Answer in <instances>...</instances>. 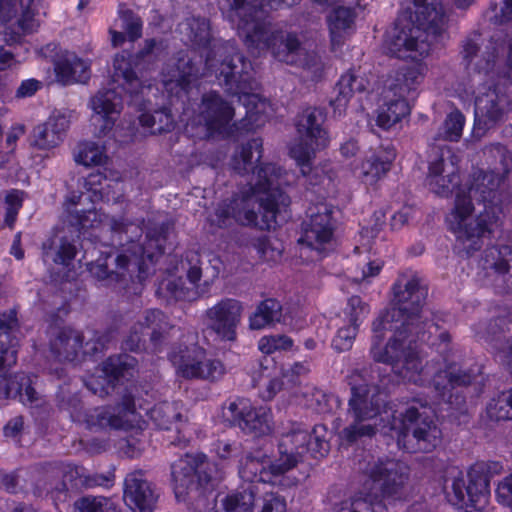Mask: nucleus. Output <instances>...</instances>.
Masks as SVG:
<instances>
[{
	"label": "nucleus",
	"mask_w": 512,
	"mask_h": 512,
	"mask_svg": "<svg viewBox=\"0 0 512 512\" xmlns=\"http://www.w3.org/2000/svg\"><path fill=\"white\" fill-rule=\"evenodd\" d=\"M164 52L161 42L155 39H146L144 47L136 54L123 50L116 54L113 60V74L109 87L100 89L90 101L94 112L92 123L96 128L97 136H106L112 131L121 112L124 100L135 105L143 113L139 116L141 126L149 129L151 134H161L174 129L175 120L172 108L176 111L182 109L180 122L185 124V130L201 128L209 137H221L223 139H238L254 132L262 127L268 116L261 112L262 122L252 125L250 128L244 125L235 130L231 135L212 133L205 123L194 122V115L199 113L198 95L200 84L198 83V69L190 59L179 57L173 65L165 64L161 72V85L167 94L170 107L163 106L152 113L145 110L151 104L150 94H153L155 80L146 79V74L154 69L156 62Z\"/></svg>",
	"instance_id": "obj_1"
},
{
	"label": "nucleus",
	"mask_w": 512,
	"mask_h": 512,
	"mask_svg": "<svg viewBox=\"0 0 512 512\" xmlns=\"http://www.w3.org/2000/svg\"><path fill=\"white\" fill-rule=\"evenodd\" d=\"M184 41L194 48L201 49L200 61L197 64L184 52H179L175 58L166 64L173 65L179 57L190 59L198 69V81L201 78L214 75L225 92L238 98L245 107L246 114L234 121L235 111L218 92L210 91L202 94L199 113L193 121L205 123L212 133L231 135L244 125H258L262 122L261 112H267L269 102L258 91L260 82L255 77L252 64L239 51L234 40L223 41L213 39L210 34L209 20L202 17H190L179 25ZM200 84V82H198Z\"/></svg>",
	"instance_id": "obj_2"
},
{
	"label": "nucleus",
	"mask_w": 512,
	"mask_h": 512,
	"mask_svg": "<svg viewBox=\"0 0 512 512\" xmlns=\"http://www.w3.org/2000/svg\"><path fill=\"white\" fill-rule=\"evenodd\" d=\"M262 156L260 137L236 149L231 158L232 170L242 176L251 173V180L217 204L208 217L211 226L226 228L237 223L269 230L278 224V218L284 220L288 216L291 199L283 190L286 172L275 163L260 162Z\"/></svg>",
	"instance_id": "obj_3"
},
{
	"label": "nucleus",
	"mask_w": 512,
	"mask_h": 512,
	"mask_svg": "<svg viewBox=\"0 0 512 512\" xmlns=\"http://www.w3.org/2000/svg\"><path fill=\"white\" fill-rule=\"evenodd\" d=\"M393 306L374 322V329L393 331L383 349L372 347L373 359L391 365L404 382L423 386L429 379L428 365L415 345L428 342L434 323L421 321L420 314L428 289L416 277L400 276L392 286Z\"/></svg>",
	"instance_id": "obj_4"
},
{
	"label": "nucleus",
	"mask_w": 512,
	"mask_h": 512,
	"mask_svg": "<svg viewBox=\"0 0 512 512\" xmlns=\"http://www.w3.org/2000/svg\"><path fill=\"white\" fill-rule=\"evenodd\" d=\"M325 120L324 109L307 108L296 122L297 137L289 146L290 157L305 177V197L313 203L308 209L309 219L303 223L298 244L320 255L330 248L335 230L333 206L326 202V198L336 191L335 173L328 164L311 167L316 153L327 148L330 142L328 132L323 127Z\"/></svg>",
	"instance_id": "obj_5"
},
{
	"label": "nucleus",
	"mask_w": 512,
	"mask_h": 512,
	"mask_svg": "<svg viewBox=\"0 0 512 512\" xmlns=\"http://www.w3.org/2000/svg\"><path fill=\"white\" fill-rule=\"evenodd\" d=\"M143 221L128 222L124 217L108 220L111 241L103 246L87 270L99 287L111 288L124 295H140L144 282L152 273L157 259L165 252V242L170 229L168 223L149 229L146 243L137 242L143 234Z\"/></svg>",
	"instance_id": "obj_6"
},
{
	"label": "nucleus",
	"mask_w": 512,
	"mask_h": 512,
	"mask_svg": "<svg viewBox=\"0 0 512 512\" xmlns=\"http://www.w3.org/2000/svg\"><path fill=\"white\" fill-rule=\"evenodd\" d=\"M134 390V387L125 388L121 401L115 405L84 410L79 393L71 391L68 385H62L56 395L57 405L60 410L69 413L73 422L84 424L92 431L107 429L142 431L147 424L144 417L161 430H170L175 425L178 435L173 444L181 447L188 446L191 441V437L186 435L189 424L183 422L181 402L163 401L150 408L148 403L140 402Z\"/></svg>",
	"instance_id": "obj_7"
},
{
	"label": "nucleus",
	"mask_w": 512,
	"mask_h": 512,
	"mask_svg": "<svg viewBox=\"0 0 512 512\" xmlns=\"http://www.w3.org/2000/svg\"><path fill=\"white\" fill-rule=\"evenodd\" d=\"M301 0H228L227 18L249 52L261 55L270 51L273 58L287 65L302 68L317 81L323 72V61L315 51H308L295 32L271 31L269 10L290 8Z\"/></svg>",
	"instance_id": "obj_8"
},
{
	"label": "nucleus",
	"mask_w": 512,
	"mask_h": 512,
	"mask_svg": "<svg viewBox=\"0 0 512 512\" xmlns=\"http://www.w3.org/2000/svg\"><path fill=\"white\" fill-rule=\"evenodd\" d=\"M503 180L499 173L478 169L456 191L454 207L446 221L456 237L459 254L469 257L479 251L483 238L493 232L498 220L495 207L509 197L501 188Z\"/></svg>",
	"instance_id": "obj_9"
},
{
	"label": "nucleus",
	"mask_w": 512,
	"mask_h": 512,
	"mask_svg": "<svg viewBox=\"0 0 512 512\" xmlns=\"http://www.w3.org/2000/svg\"><path fill=\"white\" fill-rule=\"evenodd\" d=\"M330 449L328 430L325 425L316 424L308 431L302 424L292 423L290 429L281 434L278 444L279 457L268 466L253 458H247L239 468L240 480H266L265 477H279L296 467L301 459L310 454L322 458Z\"/></svg>",
	"instance_id": "obj_10"
},
{
	"label": "nucleus",
	"mask_w": 512,
	"mask_h": 512,
	"mask_svg": "<svg viewBox=\"0 0 512 512\" xmlns=\"http://www.w3.org/2000/svg\"><path fill=\"white\" fill-rule=\"evenodd\" d=\"M415 21L396 23L385 40L391 56L412 60L427 57L432 45L447 33L449 18L442 1L414 6Z\"/></svg>",
	"instance_id": "obj_11"
},
{
	"label": "nucleus",
	"mask_w": 512,
	"mask_h": 512,
	"mask_svg": "<svg viewBox=\"0 0 512 512\" xmlns=\"http://www.w3.org/2000/svg\"><path fill=\"white\" fill-rule=\"evenodd\" d=\"M18 326L15 310L0 314V400L18 399L32 413L46 412L45 396L34 387L36 376L24 372L7 377L3 374L17 362L19 341L15 335Z\"/></svg>",
	"instance_id": "obj_12"
},
{
	"label": "nucleus",
	"mask_w": 512,
	"mask_h": 512,
	"mask_svg": "<svg viewBox=\"0 0 512 512\" xmlns=\"http://www.w3.org/2000/svg\"><path fill=\"white\" fill-rule=\"evenodd\" d=\"M41 10V0H0V71L14 64L13 45L38 29Z\"/></svg>",
	"instance_id": "obj_13"
},
{
	"label": "nucleus",
	"mask_w": 512,
	"mask_h": 512,
	"mask_svg": "<svg viewBox=\"0 0 512 512\" xmlns=\"http://www.w3.org/2000/svg\"><path fill=\"white\" fill-rule=\"evenodd\" d=\"M176 374L185 379L208 382L219 381L226 373L223 362L207 357L206 350L198 344L179 345L168 353Z\"/></svg>",
	"instance_id": "obj_14"
},
{
	"label": "nucleus",
	"mask_w": 512,
	"mask_h": 512,
	"mask_svg": "<svg viewBox=\"0 0 512 512\" xmlns=\"http://www.w3.org/2000/svg\"><path fill=\"white\" fill-rule=\"evenodd\" d=\"M441 441V431L436 424L411 405L402 414V429L398 436V445L408 452H430Z\"/></svg>",
	"instance_id": "obj_15"
},
{
	"label": "nucleus",
	"mask_w": 512,
	"mask_h": 512,
	"mask_svg": "<svg viewBox=\"0 0 512 512\" xmlns=\"http://www.w3.org/2000/svg\"><path fill=\"white\" fill-rule=\"evenodd\" d=\"M222 417L230 426L255 437L270 435L273 431L271 410L266 406L254 407L248 398L229 399L222 407Z\"/></svg>",
	"instance_id": "obj_16"
},
{
	"label": "nucleus",
	"mask_w": 512,
	"mask_h": 512,
	"mask_svg": "<svg viewBox=\"0 0 512 512\" xmlns=\"http://www.w3.org/2000/svg\"><path fill=\"white\" fill-rule=\"evenodd\" d=\"M112 338L113 332L110 330L103 335L95 332L93 339L83 345V335L79 331L63 327L50 340V351L59 361L73 362L81 352L83 355L97 358Z\"/></svg>",
	"instance_id": "obj_17"
},
{
	"label": "nucleus",
	"mask_w": 512,
	"mask_h": 512,
	"mask_svg": "<svg viewBox=\"0 0 512 512\" xmlns=\"http://www.w3.org/2000/svg\"><path fill=\"white\" fill-rule=\"evenodd\" d=\"M432 152L426 184L436 195L448 197L461 187L458 157L448 145L434 146Z\"/></svg>",
	"instance_id": "obj_18"
},
{
	"label": "nucleus",
	"mask_w": 512,
	"mask_h": 512,
	"mask_svg": "<svg viewBox=\"0 0 512 512\" xmlns=\"http://www.w3.org/2000/svg\"><path fill=\"white\" fill-rule=\"evenodd\" d=\"M170 329L172 325L163 311L156 308L148 309L144 312L143 321L138 320L130 328L122 347L133 352L140 351L145 347V336L149 335L153 351L162 352Z\"/></svg>",
	"instance_id": "obj_19"
},
{
	"label": "nucleus",
	"mask_w": 512,
	"mask_h": 512,
	"mask_svg": "<svg viewBox=\"0 0 512 512\" xmlns=\"http://www.w3.org/2000/svg\"><path fill=\"white\" fill-rule=\"evenodd\" d=\"M137 364V359L126 353L110 356L102 363L96 375L85 380V385L93 394L107 396L121 380L133 377Z\"/></svg>",
	"instance_id": "obj_20"
},
{
	"label": "nucleus",
	"mask_w": 512,
	"mask_h": 512,
	"mask_svg": "<svg viewBox=\"0 0 512 512\" xmlns=\"http://www.w3.org/2000/svg\"><path fill=\"white\" fill-rule=\"evenodd\" d=\"M501 45L492 37L486 39L475 30L461 42L460 55L466 68L478 73L491 72L499 58Z\"/></svg>",
	"instance_id": "obj_21"
},
{
	"label": "nucleus",
	"mask_w": 512,
	"mask_h": 512,
	"mask_svg": "<svg viewBox=\"0 0 512 512\" xmlns=\"http://www.w3.org/2000/svg\"><path fill=\"white\" fill-rule=\"evenodd\" d=\"M243 305L239 300L223 298L206 310L208 327L223 341L236 339L237 327L241 321Z\"/></svg>",
	"instance_id": "obj_22"
},
{
	"label": "nucleus",
	"mask_w": 512,
	"mask_h": 512,
	"mask_svg": "<svg viewBox=\"0 0 512 512\" xmlns=\"http://www.w3.org/2000/svg\"><path fill=\"white\" fill-rule=\"evenodd\" d=\"M28 476L31 480H92L83 466L71 462H38L27 469L20 468L9 478L21 480Z\"/></svg>",
	"instance_id": "obj_23"
},
{
	"label": "nucleus",
	"mask_w": 512,
	"mask_h": 512,
	"mask_svg": "<svg viewBox=\"0 0 512 512\" xmlns=\"http://www.w3.org/2000/svg\"><path fill=\"white\" fill-rule=\"evenodd\" d=\"M507 113V99L496 88L476 97L474 126L485 132L501 123Z\"/></svg>",
	"instance_id": "obj_24"
},
{
	"label": "nucleus",
	"mask_w": 512,
	"mask_h": 512,
	"mask_svg": "<svg viewBox=\"0 0 512 512\" xmlns=\"http://www.w3.org/2000/svg\"><path fill=\"white\" fill-rule=\"evenodd\" d=\"M447 501L459 509H482L489 496V482H445Z\"/></svg>",
	"instance_id": "obj_25"
},
{
	"label": "nucleus",
	"mask_w": 512,
	"mask_h": 512,
	"mask_svg": "<svg viewBox=\"0 0 512 512\" xmlns=\"http://www.w3.org/2000/svg\"><path fill=\"white\" fill-rule=\"evenodd\" d=\"M474 337L497 350L506 363V350L512 346V316L481 321L473 326Z\"/></svg>",
	"instance_id": "obj_26"
},
{
	"label": "nucleus",
	"mask_w": 512,
	"mask_h": 512,
	"mask_svg": "<svg viewBox=\"0 0 512 512\" xmlns=\"http://www.w3.org/2000/svg\"><path fill=\"white\" fill-rule=\"evenodd\" d=\"M217 465L203 452L185 453L171 464V480H214Z\"/></svg>",
	"instance_id": "obj_27"
},
{
	"label": "nucleus",
	"mask_w": 512,
	"mask_h": 512,
	"mask_svg": "<svg viewBox=\"0 0 512 512\" xmlns=\"http://www.w3.org/2000/svg\"><path fill=\"white\" fill-rule=\"evenodd\" d=\"M69 124L70 121L64 114L52 113L44 123L33 129L31 145L43 151L56 148L63 142Z\"/></svg>",
	"instance_id": "obj_28"
},
{
	"label": "nucleus",
	"mask_w": 512,
	"mask_h": 512,
	"mask_svg": "<svg viewBox=\"0 0 512 512\" xmlns=\"http://www.w3.org/2000/svg\"><path fill=\"white\" fill-rule=\"evenodd\" d=\"M84 187L91 192L92 201L120 203L124 200L122 182L119 176L109 179L100 170L90 173L84 179Z\"/></svg>",
	"instance_id": "obj_29"
},
{
	"label": "nucleus",
	"mask_w": 512,
	"mask_h": 512,
	"mask_svg": "<svg viewBox=\"0 0 512 512\" xmlns=\"http://www.w3.org/2000/svg\"><path fill=\"white\" fill-rule=\"evenodd\" d=\"M57 81L63 85L85 83L91 75L90 63L76 54L65 52L54 62Z\"/></svg>",
	"instance_id": "obj_30"
},
{
	"label": "nucleus",
	"mask_w": 512,
	"mask_h": 512,
	"mask_svg": "<svg viewBox=\"0 0 512 512\" xmlns=\"http://www.w3.org/2000/svg\"><path fill=\"white\" fill-rule=\"evenodd\" d=\"M478 373H480L479 367L477 369H462L456 364H450L434 374L432 383L435 390L444 398L452 389L472 384Z\"/></svg>",
	"instance_id": "obj_31"
},
{
	"label": "nucleus",
	"mask_w": 512,
	"mask_h": 512,
	"mask_svg": "<svg viewBox=\"0 0 512 512\" xmlns=\"http://www.w3.org/2000/svg\"><path fill=\"white\" fill-rule=\"evenodd\" d=\"M76 242L72 237L53 234L42 245V256L45 262L69 266L76 256Z\"/></svg>",
	"instance_id": "obj_32"
},
{
	"label": "nucleus",
	"mask_w": 512,
	"mask_h": 512,
	"mask_svg": "<svg viewBox=\"0 0 512 512\" xmlns=\"http://www.w3.org/2000/svg\"><path fill=\"white\" fill-rule=\"evenodd\" d=\"M123 498L130 508L152 512L158 500V493L152 482H125Z\"/></svg>",
	"instance_id": "obj_33"
},
{
	"label": "nucleus",
	"mask_w": 512,
	"mask_h": 512,
	"mask_svg": "<svg viewBox=\"0 0 512 512\" xmlns=\"http://www.w3.org/2000/svg\"><path fill=\"white\" fill-rule=\"evenodd\" d=\"M395 158L394 150L380 147L361 164V177L365 184L373 185L391 169Z\"/></svg>",
	"instance_id": "obj_34"
},
{
	"label": "nucleus",
	"mask_w": 512,
	"mask_h": 512,
	"mask_svg": "<svg viewBox=\"0 0 512 512\" xmlns=\"http://www.w3.org/2000/svg\"><path fill=\"white\" fill-rule=\"evenodd\" d=\"M378 388L359 385L354 387V419H371L377 415L380 407Z\"/></svg>",
	"instance_id": "obj_35"
},
{
	"label": "nucleus",
	"mask_w": 512,
	"mask_h": 512,
	"mask_svg": "<svg viewBox=\"0 0 512 512\" xmlns=\"http://www.w3.org/2000/svg\"><path fill=\"white\" fill-rule=\"evenodd\" d=\"M512 261V248L509 246H492L484 251L483 269L487 276L496 275L505 278L510 271Z\"/></svg>",
	"instance_id": "obj_36"
},
{
	"label": "nucleus",
	"mask_w": 512,
	"mask_h": 512,
	"mask_svg": "<svg viewBox=\"0 0 512 512\" xmlns=\"http://www.w3.org/2000/svg\"><path fill=\"white\" fill-rule=\"evenodd\" d=\"M327 21L331 47L336 52L342 47L345 35L352 25V9L349 7H337L328 15Z\"/></svg>",
	"instance_id": "obj_37"
},
{
	"label": "nucleus",
	"mask_w": 512,
	"mask_h": 512,
	"mask_svg": "<svg viewBox=\"0 0 512 512\" xmlns=\"http://www.w3.org/2000/svg\"><path fill=\"white\" fill-rule=\"evenodd\" d=\"M425 67L418 63L412 67H403L396 71L392 82L389 84V90L394 96L405 98V95L416 89L417 85L423 79Z\"/></svg>",
	"instance_id": "obj_38"
},
{
	"label": "nucleus",
	"mask_w": 512,
	"mask_h": 512,
	"mask_svg": "<svg viewBox=\"0 0 512 512\" xmlns=\"http://www.w3.org/2000/svg\"><path fill=\"white\" fill-rule=\"evenodd\" d=\"M282 317V305L273 298L261 301L256 310L249 317V327L252 330H261L279 322Z\"/></svg>",
	"instance_id": "obj_39"
},
{
	"label": "nucleus",
	"mask_w": 512,
	"mask_h": 512,
	"mask_svg": "<svg viewBox=\"0 0 512 512\" xmlns=\"http://www.w3.org/2000/svg\"><path fill=\"white\" fill-rule=\"evenodd\" d=\"M383 104L377 116V124L383 129H390L409 115L410 107L407 100L396 96Z\"/></svg>",
	"instance_id": "obj_40"
},
{
	"label": "nucleus",
	"mask_w": 512,
	"mask_h": 512,
	"mask_svg": "<svg viewBox=\"0 0 512 512\" xmlns=\"http://www.w3.org/2000/svg\"><path fill=\"white\" fill-rule=\"evenodd\" d=\"M339 399L322 389L309 388L304 393V405L317 414H329L339 407Z\"/></svg>",
	"instance_id": "obj_41"
},
{
	"label": "nucleus",
	"mask_w": 512,
	"mask_h": 512,
	"mask_svg": "<svg viewBox=\"0 0 512 512\" xmlns=\"http://www.w3.org/2000/svg\"><path fill=\"white\" fill-rule=\"evenodd\" d=\"M410 467L398 459H387L375 463L370 471L371 480H397L408 478Z\"/></svg>",
	"instance_id": "obj_42"
},
{
	"label": "nucleus",
	"mask_w": 512,
	"mask_h": 512,
	"mask_svg": "<svg viewBox=\"0 0 512 512\" xmlns=\"http://www.w3.org/2000/svg\"><path fill=\"white\" fill-rule=\"evenodd\" d=\"M254 501L255 492L250 488L230 492L220 500L224 512H253Z\"/></svg>",
	"instance_id": "obj_43"
},
{
	"label": "nucleus",
	"mask_w": 512,
	"mask_h": 512,
	"mask_svg": "<svg viewBox=\"0 0 512 512\" xmlns=\"http://www.w3.org/2000/svg\"><path fill=\"white\" fill-rule=\"evenodd\" d=\"M107 160L103 147L92 141H84L78 145L75 161L84 166H100Z\"/></svg>",
	"instance_id": "obj_44"
},
{
	"label": "nucleus",
	"mask_w": 512,
	"mask_h": 512,
	"mask_svg": "<svg viewBox=\"0 0 512 512\" xmlns=\"http://www.w3.org/2000/svg\"><path fill=\"white\" fill-rule=\"evenodd\" d=\"M486 414L492 421L512 420V389L490 400L486 406Z\"/></svg>",
	"instance_id": "obj_45"
},
{
	"label": "nucleus",
	"mask_w": 512,
	"mask_h": 512,
	"mask_svg": "<svg viewBox=\"0 0 512 512\" xmlns=\"http://www.w3.org/2000/svg\"><path fill=\"white\" fill-rule=\"evenodd\" d=\"M335 90L337 96L331 100L330 104L334 113L341 116L352 98V69H348L338 80Z\"/></svg>",
	"instance_id": "obj_46"
},
{
	"label": "nucleus",
	"mask_w": 512,
	"mask_h": 512,
	"mask_svg": "<svg viewBox=\"0 0 512 512\" xmlns=\"http://www.w3.org/2000/svg\"><path fill=\"white\" fill-rule=\"evenodd\" d=\"M69 222L80 232L81 230H96L104 225L102 214L95 208L88 210H78L77 208L69 211Z\"/></svg>",
	"instance_id": "obj_47"
},
{
	"label": "nucleus",
	"mask_w": 512,
	"mask_h": 512,
	"mask_svg": "<svg viewBox=\"0 0 512 512\" xmlns=\"http://www.w3.org/2000/svg\"><path fill=\"white\" fill-rule=\"evenodd\" d=\"M503 472V465L498 461H477L467 471L469 480H490Z\"/></svg>",
	"instance_id": "obj_48"
},
{
	"label": "nucleus",
	"mask_w": 512,
	"mask_h": 512,
	"mask_svg": "<svg viewBox=\"0 0 512 512\" xmlns=\"http://www.w3.org/2000/svg\"><path fill=\"white\" fill-rule=\"evenodd\" d=\"M74 506L79 512H116L114 502L103 496H87L78 499Z\"/></svg>",
	"instance_id": "obj_49"
},
{
	"label": "nucleus",
	"mask_w": 512,
	"mask_h": 512,
	"mask_svg": "<svg viewBox=\"0 0 512 512\" xmlns=\"http://www.w3.org/2000/svg\"><path fill=\"white\" fill-rule=\"evenodd\" d=\"M293 345L294 341L292 338L284 334L263 336L258 342L259 350L267 355L275 352L289 351Z\"/></svg>",
	"instance_id": "obj_50"
},
{
	"label": "nucleus",
	"mask_w": 512,
	"mask_h": 512,
	"mask_svg": "<svg viewBox=\"0 0 512 512\" xmlns=\"http://www.w3.org/2000/svg\"><path fill=\"white\" fill-rule=\"evenodd\" d=\"M25 193L18 189L7 191L4 199L5 218L4 222L9 228H13L17 220L20 209L23 206Z\"/></svg>",
	"instance_id": "obj_51"
},
{
	"label": "nucleus",
	"mask_w": 512,
	"mask_h": 512,
	"mask_svg": "<svg viewBox=\"0 0 512 512\" xmlns=\"http://www.w3.org/2000/svg\"><path fill=\"white\" fill-rule=\"evenodd\" d=\"M465 116L459 110L450 112L443 123V136L446 141L457 142L462 136Z\"/></svg>",
	"instance_id": "obj_52"
},
{
	"label": "nucleus",
	"mask_w": 512,
	"mask_h": 512,
	"mask_svg": "<svg viewBox=\"0 0 512 512\" xmlns=\"http://www.w3.org/2000/svg\"><path fill=\"white\" fill-rule=\"evenodd\" d=\"M119 17L122 22L121 27L129 41L134 42L141 38L143 22L138 15L130 9H120Z\"/></svg>",
	"instance_id": "obj_53"
},
{
	"label": "nucleus",
	"mask_w": 512,
	"mask_h": 512,
	"mask_svg": "<svg viewBox=\"0 0 512 512\" xmlns=\"http://www.w3.org/2000/svg\"><path fill=\"white\" fill-rule=\"evenodd\" d=\"M409 482H382L380 490L383 499L387 500H406L410 497L411 489Z\"/></svg>",
	"instance_id": "obj_54"
},
{
	"label": "nucleus",
	"mask_w": 512,
	"mask_h": 512,
	"mask_svg": "<svg viewBox=\"0 0 512 512\" xmlns=\"http://www.w3.org/2000/svg\"><path fill=\"white\" fill-rule=\"evenodd\" d=\"M489 22L493 25L500 26L512 22V0H502V6L498 8L497 2H491L488 13Z\"/></svg>",
	"instance_id": "obj_55"
},
{
	"label": "nucleus",
	"mask_w": 512,
	"mask_h": 512,
	"mask_svg": "<svg viewBox=\"0 0 512 512\" xmlns=\"http://www.w3.org/2000/svg\"><path fill=\"white\" fill-rule=\"evenodd\" d=\"M253 246L256 249L259 258L265 262H275L281 257V250L273 247L271 240L266 236L257 238Z\"/></svg>",
	"instance_id": "obj_56"
},
{
	"label": "nucleus",
	"mask_w": 512,
	"mask_h": 512,
	"mask_svg": "<svg viewBox=\"0 0 512 512\" xmlns=\"http://www.w3.org/2000/svg\"><path fill=\"white\" fill-rule=\"evenodd\" d=\"M185 260L188 265L187 278L193 287H196L202 277L201 254L197 251H187Z\"/></svg>",
	"instance_id": "obj_57"
},
{
	"label": "nucleus",
	"mask_w": 512,
	"mask_h": 512,
	"mask_svg": "<svg viewBox=\"0 0 512 512\" xmlns=\"http://www.w3.org/2000/svg\"><path fill=\"white\" fill-rule=\"evenodd\" d=\"M385 213L382 210H375L369 220H365L361 225V236L374 238L380 232L385 224Z\"/></svg>",
	"instance_id": "obj_58"
},
{
	"label": "nucleus",
	"mask_w": 512,
	"mask_h": 512,
	"mask_svg": "<svg viewBox=\"0 0 512 512\" xmlns=\"http://www.w3.org/2000/svg\"><path fill=\"white\" fill-rule=\"evenodd\" d=\"M352 320H349V324L339 328L332 339L331 346L338 352H348L352 348Z\"/></svg>",
	"instance_id": "obj_59"
},
{
	"label": "nucleus",
	"mask_w": 512,
	"mask_h": 512,
	"mask_svg": "<svg viewBox=\"0 0 512 512\" xmlns=\"http://www.w3.org/2000/svg\"><path fill=\"white\" fill-rule=\"evenodd\" d=\"M427 464L434 465L440 474L441 480H462L463 473L459 467L453 464H443L440 461H436L432 458H428Z\"/></svg>",
	"instance_id": "obj_60"
},
{
	"label": "nucleus",
	"mask_w": 512,
	"mask_h": 512,
	"mask_svg": "<svg viewBox=\"0 0 512 512\" xmlns=\"http://www.w3.org/2000/svg\"><path fill=\"white\" fill-rule=\"evenodd\" d=\"M167 290L170 295L176 300L191 301L195 299L197 292L191 291L183 286L182 279H175L169 281L167 284Z\"/></svg>",
	"instance_id": "obj_61"
},
{
	"label": "nucleus",
	"mask_w": 512,
	"mask_h": 512,
	"mask_svg": "<svg viewBox=\"0 0 512 512\" xmlns=\"http://www.w3.org/2000/svg\"><path fill=\"white\" fill-rule=\"evenodd\" d=\"M239 451V447L236 443H232L226 440H217L211 446V452L215 453L216 456L222 460L230 459L236 455Z\"/></svg>",
	"instance_id": "obj_62"
},
{
	"label": "nucleus",
	"mask_w": 512,
	"mask_h": 512,
	"mask_svg": "<svg viewBox=\"0 0 512 512\" xmlns=\"http://www.w3.org/2000/svg\"><path fill=\"white\" fill-rule=\"evenodd\" d=\"M310 371V365L307 361L295 362L292 365L283 368V377L290 382H296L299 377L306 375Z\"/></svg>",
	"instance_id": "obj_63"
},
{
	"label": "nucleus",
	"mask_w": 512,
	"mask_h": 512,
	"mask_svg": "<svg viewBox=\"0 0 512 512\" xmlns=\"http://www.w3.org/2000/svg\"><path fill=\"white\" fill-rule=\"evenodd\" d=\"M259 512H286L285 500L273 493L267 494L263 498L261 510Z\"/></svg>",
	"instance_id": "obj_64"
}]
</instances>
